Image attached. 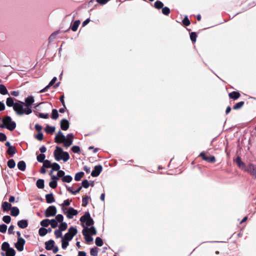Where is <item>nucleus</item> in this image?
Here are the masks:
<instances>
[{
  "mask_svg": "<svg viewBox=\"0 0 256 256\" xmlns=\"http://www.w3.org/2000/svg\"><path fill=\"white\" fill-rule=\"evenodd\" d=\"M6 104L9 107L12 106L16 114L19 116H22L24 114H29L32 112V109L30 108H24L22 104H20V103H14L13 99L10 97L6 99Z\"/></svg>",
  "mask_w": 256,
  "mask_h": 256,
  "instance_id": "nucleus-1",
  "label": "nucleus"
},
{
  "mask_svg": "<svg viewBox=\"0 0 256 256\" xmlns=\"http://www.w3.org/2000/svg\"><path fill=\"white\" fill-rule=\"evenodd\" d=\"M74 136L72 134H69L64 136L61 131H59L56 136L55 142L56 143H64L66 148L69 147L72 144Z\"/></svg>",
  "mask_w": 256,
  "mask_h": 256,
  "instance_id": "nucleus-2",
  "label": "nucleus"
},
{
  "mask_svg": "<svg viewBox=\"0 0 256 256\" xmlns=\"http://www.w3.org/2000/svg\"><path fill=\"white\" fill-rule=\"evenodd\" d=\"M54 156L56 160L58 161L62 160L64 162H67L70 158L68 153L64 152L62 149L58 146L56 147V150L54 152Z\"/></svg>",
  "mask_w": 256,
  "mask_h": 256,
  "instance_id": "nucleus-3",
  "label": "nucleus"
},
{
  "mask_svg": "<svg viewBox=\"0 0 256 256\" xmlns=\"http://www.w3.org/2000/svg\"><path fill=\"white\" fill-rule=\"evenodd\" d=\"M1 128H6L10 130H13L16 127V124L12 121V118L9 116L4 117L2 120V124L0 125Z\"/></svg>",
  "mask_w": 256,
  "mask_h": 256,
  "instance_id": "nucleus-4",
  "label": "nucleus"
},
{
  "mask_svg": "<svg viewBox=\"0 0 256 256\" xmlns=\"http://www.w3.org/2000/svg\"><path fill=\"white\" fill-rule=\"evenodd\" d=\"M80 221L82 224L86 222L85 226L86 227L92 226L94 223V221L91 218L90 214L88 212H86L80 218Z\"/></svg>",
  "mask_w": 256,
  "mask_h": 256,
  "instance_id": "nucleus-5",
  "label": "nucleus"
},
{
  "mask_svg": "<svg viewBox=\"0 0 256 256\" xmlns=\"http://www.w3.org/2000/svg\"><path fill=\"white\" fill-rule=\"evenodd\" d=\"M76 228L74 227H70L69 228L68 232L64 234L62 238L68 241H70L72 239L73 237L76 234Z\"/></svg>",
  "mask_w": 256,
  "mask_h": 256,
  "instance_id": "nucleus-6",
  "label": "nucleus"
},
{
  "mask_svg": "<svg viewBox=\"0 0 256 256\" xmlns=\"http://www.w3.org/2000/svg\"><path fill=\"white\" fill-rule=\"evenodd\" d=\"M62 210L67 218L70 219L72 218L74 216H76L78 214V212L72 208H63Z\"/></svg>",
  "mask_w": 256,
  "mask_h": 256,
  "instance_id": "nucleus-7",
  "label": "nucleus"
},
{
  "mask_svg": "<svg viewBox=\"0 0 256 256\" xmlns=\"http://www.w3.org/2000/svg\"><path fill=\"white\" fill-rule=\"evenodd\" d=\"M57 210L55 206H50L46 210L45 216L46 217L54 216L56 214Z\"/></svg>",
  "mask_w": 256,
  "mask_h": 256,
  "instance_id": "nucleus-8",
  "label": "nucleus"
},
{
  "mask_svg": "<svg viewBox=\"0 0 256 256\" xmlns=\"http://www.w3.org/2000/svg\"><path fill=\"white\" fill-rule=\"evenodd\" d=\"M25 240L22 238H18L17 242L15 244V247L18 250L21 252L24 250Z\"/></svg>",
  "mask_w": 256,
  "mask_h": 256,
  "instance_id": "nucleus-9",
  "label": "nucleus"
},
{
  "mask_svg": "<svg viewBox=\"0 0 256 256\" xmlns=\"http://www.w3.org/2000/svg\"><path fill=\"white\" fill-rule=\"evenodd\" d=\"M34 102V98L32 96H30L26 98L25 103L20 102V104H22L24 108H28L31 109L30 106L33 104Z\"/></svg>",
  "mask_w": 256,
  "mask_h": 256,
  "instance_id": "nucleus-10",
  "label": "nucleus"
},
{
  "mask_svg": "<svg viewBox=\"0 0 256 256\" xmlns=\"http://www.w3.org/2000/svg\"><path fill=\"white\" fill-rule=\"evenodd\" d=\"M82 227L84 229L82 231H85L88 234L96 235V230L94 226H92L90 228L86 227L84 224H82Z\"/></svg>",
  "mask_w": 256,
  "mask_h": 256,
  "instance_id": "nucleus-11",
  "label": "nucleus"
},
{
  "mask_svg": "<svg viewBox=\"0 0 256 256\" xmlns=\"http://www.w3.org/2000/svg\"><path fill=\"white\" fill-rule=\"evenodd\" d=\"M200 156L202 157V159L208 162H214L216 159L214 156H206V154L204 152H202L200 154Z\"/></svg>",
  "mask_w": 256,
  "mask_h": 256,
  "instance_id": "nucleus-12",
  "label": "nucleus"
},
{
  "mask_svg": "<svg viewBox=\"0 0 256 256\" xmlns=\"http://www.w3.org/2000/svg\"><path fill=\"white\" fill-rule=\"evenodd\" d=\"M246 170L253 177L256 178V166L250 164L247 167Z\"/></svg>",
  "mask_w": 256,
  "mask_h": 256,
  "instance_id": "nucleus-13",
  "label": "nucleus"
},
{
  "mask_svg": "<svg viewBox=\"0 0 256 256\" xmlns=\"http://www.w3.org/2000/svg\"><path fill=\"white\" fill-rule=\"evenodd\" d=\"M102 168L100 165H98L94 166V169L91 173V175L93 177L98 176L102 170Z\"/></svg>",
  "mask_w": 256,
  "mask_h": 256,
  "instance_id": "nucleus-14",
  "label": "nucleus"
},
{
  "mask_svg": "<svg viewBox=\"0 0 256 256\" xmlns=\"http://www.w3.org/2000/svg\"><path fill=\"white\" fill-rule=\"evenodd\" d=\"M69 126H70V123L67 120L64 118L61 120L60 127L62 130H67L69 128Z\"/></svg>",
  "mask_w": 256,
  "mask_h": 256,
  "instance_id": "nucleus-15",
  "label": "nucleus"
},
{
  "mask_svg": "<svg viewBox=\"0 0 256 256\" xmlns=\"http://www.w3.org/2000/svg\"><path fill=\"white\" fill-rule=\"evenodd\" d=\"M56 79L57 78L56 77H54L51 80V81L49 82L48 84L44 88L41 90L40 91V92L42 93L47 91L48 89L56 82Z\"/></svg>",
  "mask_w": 256,
  "mask_h": 256,
  "instance_id": "nucleus-16",
  "label": "nucleus"
},
{
  "mask_svg": "<svg viewBox=\"0 0 256 256\" xmlns=\"http://www.w3.org/2000/svg\"><path fill=\"white\" fill-rule=\"evenodd\" d=\"M46 249L48 250H52L54 245V240H50L45 242Z\"/></svg>",
  "mask_w": 256,
  "mask_h": 256,
  "instance_id": "nucleus-17",
  "label": "nucleus"
},
{
  "mask_svg": "<svg viewBox=\"0 0 256 256\" xmlns=\"http://www.w3.org/2000/svg\"><path fill=\"white\" fill-rule=\"evenodd\" d=\"M18 226L21 228H25L28 226V222L26 220H22L18 222Z\"/></svg>",
  "mask_w": 256,
  "mask_h": 256,
  "instance_id": "nucleus-18",
  "label": "nucleus"
},
{
  "mask_svg": "<svg viewBox=\"0 0 256 256\" xmlns=\"http://www.w3.org/2000/svg\"><path fill=\"white\" fill-rule=\"evenodd\" d=\"M82 233L84 236V239L86 242L90 243L93 241V238L90 234H87L85 231H82Z\"/></svg>",
  "mask_w": 256,
  "mask_h": 256,
  "instance_id": "nucleus-19",
  "label": "nucleus"
},
{
  "mask_svg": "<svg viewBox=\"0 0 256 256\" xmlns=\"http://www.w3.org/2000/svg\"><path fill=\"white\" fill-rule=\"evenodd\" d=\"M46 202L48 204H50L54 202V198L52 194H46Z\"/></svg>",
  "mask_w": 256,
  "mask_h": 256,
  "instance_id": "nucleus-20",
  "label": "nucleus"
},
{
  "mask_svg": "<svg viewBox=\"0 0 256 256\" xmlns=\"http://www.w3.org/2000/svg\"><path fill=\"white\" fill-rule=\"evenodd\" d=\"M228 96L230 98L237 100L240 96V94L238 92H232L230 93Z\"/></svg>",
  "mask_w": 256,
  "mask_h": 256,
  "instance_id": "nucleus-21",
  "label": "nucleus"
},
{
  "mask_svg": "<svg viewBox=\"0 0 256 256\" xmlns=\"http://www.w3.org/2000/svg\"><path fill=\"white\" fill-rule=\"evenodd\" d=\"M18 168L24 171L26 168V164L24 161H20L18 164Z\"/></svg>",
  "mask_w": 256,
  "mask_h": 256,
  "instance_id": "nucleus-22",
  "label": "nucleus"
},
{
  "mask_svg": "<svg viewBox=\"0 0 256 256\" xmlns=\"http://www.w3.org/2000/svg\"><path fill=\"white\" fill-rule=\"evenodd\" d=\"M11 215L14 216H16L19 214L20 210L17 207H12L11 208Z\"/></svg>",
  "mask_w": 256,
  "mask_h": 256,
  "instance_id": "nucleus-23",
  "label": "nucleus"
},
{
  "mask_svg": "<svg viewBox=\"0 0 256 256\" xmlns=\"http://www.w3.org/2000/svg\"><path fill=\"white\" fill-rule=\"evenodd\" d=\"M80 23V20H76L74 22V23L73 24L72 26V30L73 32H76L78 30V28Z\"/></svg>",
  "mask_w": 256,
  "mask_h": 256,
  "instance_id": "nucleus-24",
  "label": "nucleus"
},
{
  "mask_svg": "<svg viewBox=\"0 0 256 256\" xmlns=\"http://www.w3.org/2000/svg\"><path fill=\"white\" fill-rule=\"evenodd\" d=\"M0 94L2 95L8 94L6 87L4 84H0Z\"/></svg>",
  "mask_w": 256,
  "mask_h": 256,
  "instance_id": "nucleus-25",
  "label": "nucleus"
},
{
  "mask_svg": "<svg viewBox=\"0 0 256 256\" xmlns=\"http://www.w3.org/2000/svg\"><path fill=\"white\" fill-rule=\"evenodd\" d=\"M72 180V178L70 175L64 176L62 178V180L64 182L69 183L71 182Z\"/></svg>",
  "mask_w": 256,
  "mask_h": 256,
  "instance_id": "nucleus-26",
  "label": "nucleus"
},
{
  "mask_svg": "<svg viewBox=\"0 0 256 256\" xmlns=\"http://www.w3.org/2000/svg\"><path fill=\"white\" fill-rule=\"evenodd\" d=\"M11 204L6 202H4L2 204V208H3L4 211H6L9 210L11 208Z\"/></svg>",
  "mask_w": 256,
  "mask_h": 256,
  "instance_id": "nucleus-27",
  "label": "nucleus"
},
{
  "mask_svg": "<svg viewBox=\"0 0 256 256\" xmlns=\"http://www.w3.org/2000/svg\"><path fill=\"white\" fill-rule=\"evenodd\" d=\"M6 256H14L16 254V252L12 248L6 250Z\"/></svg>",
  "mask_w": 256,
  "mask_h": 256,
  "instance_id": "nucleus-28",
  "label": "nucleus"
},
{
  "mask_svg": "<svg viewBox=\"0 0 256 256\" xmlns=\"http://www.w3.org/2000/svg\"><path fill=\"white\" fill-rule=\"evenodd\" d=\"M40 236H44L48 233V230L45 228H41L38 230Z\"/></svg>",
  "mask_w": 256,
  "mask_h": 256,
  "instance_id": "nucleus-29",
  "label": "nucleus"
},
{
  "mask_svg": "<svg viewBox=\"0 0 256 256\" xmlns=\"http://www.w3.org/2000/svg\"><path fill=\"white\" fill-rule=\"evenodd\" d=\"M236 162L237 163L238 166L242 168L243 169L244 168V164L241 160V159L240 157L238 156L236 160Z\"/></svg>",
  "mask_w": 256,
  "mask_h": 256,
  "instance_id": "nucleus-30",
  "label": "nucleus"
},
{
  "mask_svg": "<svg viewBox=\"0 0 256 256\" xmlns=\"http://www.w3.org/2000/svg\"><path fill=\"white\" fill-rule=\"evenodd\" d=\"M84 176V172H78L75 175L74 180L76 181H79Z\"/></svg>",
  "mask_w": 256,
  "mask_h": 256,
  "instance_id": "nucleus-31",
  "label": "nucleus"
},
{
  "mask_svg": "<svg viewBox=\"0 0 256 256\" xmlns=\"http://www.w3.org/2000/svg\"><path fill=\"white\" fill-rule=\"evenodd\" d=\"M8 154L12 156L16 153V148L14 146L8 148L7 150Z\"/></svg>",
  "mask_w": 256,
  "mask_h": 256,
  "instance_id": "nucleus-32",
  "label": "nucleus"
},
{
  "mask_svg": "<svg viewBox=\"0 0 256 256\" xmlns=\"http://www.w3.org/2000/svg\"><path fill=\"white\" fill-rule=\"evenodd\" d=\"M56 128L54 126H47L45 130L47 133H52L55 131Z\"/></svg>",
  "mask_w": 256,
  "mask_h": 256,
  "instance_id": "nucleus-33",
  "label": "nucleus"
},
{
  "mask_svg": "<svg viewBox=\"0 0 256 256\" xmlns=\"http://www.w3.org/2000/svg\"><path fill=\"white\" fill-rule=\"evenodd\" d=\"M36 186L40 188H44V180L42 179H39L36 182Z\"/></svg>",
  "mask_w": 256,
  "mask_h": 256,
  "instance_id": "nucleus-34",
  "label": "nucleus"
},
{
  "mask_svg": "<svg viewBox=\"0 0 256 256\" xmlns=\"http://www.w3.org/2000/svg\"><path fill=\"white\" fill-rule=\"evenodd\" d=\"M58 110L56 109H54L52 110V118L53 120H56L58 117Z\"/></svg>",
  "mask_w": 256,
  "mask_h": 256,
  "instance_id": "nucleus-35",
  "label": "nucleus"
},
{
  "mask_svg": "<svg viewBox=\"0 0 256 256\" xmlns=\"http://www.w3.org/2000/svg\"><path fill=\"white\" fill-rule=\"evenodd\" d=\"M8 166L10 168H14L16 166V162H15L14 160L13 159L10 160L8 162Z\"/></svg>",
  "mask_w": 256,
  "mask_h": 256,
  "instance_id": "nucleus-36",
  "label": "nucleus"
},
{
  "mask_svg": "<svg viewBox=\"0 0 256 256\" xmlns=\"http://www.w3.org/2000/svg\"><path fill=\"white\" fill-rule=\"evenodd\" d=\"M163 3L159 0H157L154 2V6L158 9H160L163 8Z\"/></svg>",
  "mask_w": 256,
  "mask_h": 256,
  "instance_id": "nucleus-37",
  "label": "nucleus"
},
{
  "mask_svg": "<svg viewBox=\"0 0 256 256\" xmlns=\"http://www.w3.org/2000/svg\"><path fill=\"white\" fill-rule=\"evenodd\" d=\"M50 224V220L48 219H45L41 221L40 225L44 227L48 226Z\"/></svg>",
  "mask_w": 256,
  "mask_h": 256,
  "instance_id": "nucleus-38",
  "label": "nucleus"
},
{
  "mask_svg": "<svg viewBox=\"0 0 256 256\" xmlns=\"http://www.w3.org/2000/svg\"><path fill=\"white\" fill-rule=\"evenodd\" d=\"M95 243L97 246H101L103 244V241L101 238L98 237L96 238Z\"/></svg>",
  "mask_w": 256,
  "mask_h": 256,
  "instance_id": "nucleus-39",
  "label": "nucleus"
},
{
  "mask_svg": "<svg viewBox=\"0 0 256 256\" xmlns=\"http://www.w3.org/2000/svg\"><path fill=\"white\" fill-rule=\"evenodd\" d=\"M10 248V245L8 242H4L2 246V249L4 251H6Z\"/></svg>",
  "mask_w": 256,
  "mask_h": 256,
  "instance_id": "nucleus-40",
  "label": "nucleus"
},
{
  "mask_svg": "<svg viewBox=\"0 0 256 256\" xmlns=\"http://www.w3.org/2000/svg\"><path fill=\"white\" fill-rule=\"evenodd\" d=\"M45 155L43 154H41L37 156V160L40 162H43L45 160Z\"/></svg>",
  "mask_w": 256,
  "mask_h": 256,
  "instance_id": "nucleus-41",
  "label": "nucleus"
},
{
  "mask_svg": "<svg viewBox=\"0 0 256 256\" xmlns=\"http://www.w3.org/2000/svg\"><path fill=\"white\" fill-rule=\"evenodd\" d=\"M68 240L62 239V249L65 250L68 246Z\"/></svg>",
  "mask_w": 256,
  "mask_h": 256,
  "instance_id": "nucleus-42",
  "label": "nucleus"
},
{
  "mask_svg": "<svg viewBox=\"0 0 256 256\" xmlns=\"http://www.w3.org/2000/svg\"><path fill=\"white\" fill-rule=\"evenodd\" d=\"M52 170H57L58 171L60 169V166L57 163H53L52 164L51 166Z\"/></svg>",
  "mask_w": 256,
  "mask_h": 256,
  "instance_id": "nucleus-43",
  "label": "nucleus"
},
{
  "mask_svg": "<svg viewBox=\"0 0 256 256\" xmlns=\"http://www.w3.org/2000/svg\"><path fill=\"white\" fill-rule=\"evenodd\" d=\"M90 253V254L92 256H97L98 253V248H91Z\"/></svg>",
  "mask_w": 256,
  "mask_h": 256,
  "instance_id": "nucleus-44",
  "label": "nucleus"
},
{
  "mask_svg": "<svg viewBox=\"0 0 256 256\" xmlns=\"http://www.w3.org/2000/svg\"><path fill=\"white\" fill-rule=\"evenodd\" d=\"M67 228V224L66 222H62L59 226V230L61 231L65 230Z\"/></svg>",
  "mask_w": 256,
  "mask_h": 256,
  "instance_id": "nucleus-45",
  "label": "nucleus"
},
{
  "mask_svg": "<svg viewBox=\"0 0 256 256\" xmlns=\"http://www.w3.org/2000/svg\"><path fill=\"white\" fill-rule=\"evenodd\" d=\"M244 104V102H238L234 106V109L238 110V109L241 108L243 106Z\"/></svg>",
  "mask_w": 256,
  "mask_h": 256,
  "instance_id": "nucleus-46",
  "label": "nucleus"
},
{
  "mask_svg": "<svg viewBox=\"0 0 256 256\" xmlns=\"http://www.w3.org/2000/svg\"><path fill=\"white\" fill-rule=\"evenodd\" d=\"M43 166L46 168H51L52 164L48 160H45L43 162Z\"/></svg>",
  "mask_w": 256,
  "mask_h": 256,
  "instance_id": "nucleus-47",
  "label": "nucleus"
},
{
  "mask_svg": "<svg viewBox=\"0 0 256 256\" xmlns=\"http://www.w3.org/2000/svg\"><path fill=\"white\" fill-rule=\"evenodd\" d=\"M162 12L164 14L168 16L170 13V10L168 7L162 8Z\"/></svg>",
  "mask_w": 256,
  "mask_h": 256,
  "instance_id": "nucleus-48",
  "label": "nucleus"
},
{
  "mask_svg": "<svg viewBox=\"0 0 256 256\" xmlns=\"http://www.w3.org/2000/svg\"><path fill=\"white\" fill-rule=\"evenodd\" d=\"M50 224L52 228H55L58 226V222L54 219L51 220Z\"/></svg>",
  "mask_w": 256,
  "mask_h": 256,
  "instance_id": "nucleus-49",
  "label": "nucleus"
},
{
  "mask_svg": "<svg viewBox=\"0 0 256 256\" xmlns=\"http://www.w3.org/2000/svg\"><path fill=\"white\" fill-rule=\"evenodd\" d=\"M7 230V226L6 224H2L0 225V232L5 233Z\"/></svg>",
  "mask_w": 256,
  "mask_h": 256,
  "instance_id": "nucleus-50",
  "label": "nucleus"
},
{
  "mask_svg": "<svg viewBox=\"0 0 256 256\" xmlns=\"http://www.w3.org/2000/svg\"><path fill=\"white\" fill-rule=\"evenodd\" d=\"M2 220L6 224H9L11 220V218L9 216H5L2 218Z\"/></svg>",
  "mask_w": 256,
  "mask_h": 256,
  "instance_id": "nucleus-51",
  "label": "nucleus"
},
{
  "mask_svg": "<svg viewBox=\"0 0 256 256\" xmlns=\"http://www.w3.org/2000/svg\"><path fill=\"white\" fill-rule=\"evenodd\" d=\"M62 231L59 230H57L54 232V234L56 238H62Z\"/></svg>",
  "mask_w": 256,
  "mask_h": 256,
  "instance_id": "nucleus-52",
  "label": "nucleus"
},
{
  "mask_svg": "<svg viewBox=\"0 0 256 256\" xmlns=\"http://www.w3.org/2000/svg\"><path fill=\"white\" fill-rule=\"evenodd\" d=\"M49 186L52 188H55L57 186V182L56 180H52L50 182Z\"/></svg>",
  "mask_w": 256,
  "mask_h": 256,
  "instance_id": "nucleus-53",
  "label": "nucleus"
},
{
  "mask_svg": "<svg viewBox=\"0 0 256 256\" xmlns=\"http://www.w3.org/2000/svg\"><path fill=\"white\" fill-rule=\"evenodd\" d=\"M88 197L87 196H84V198H82V205L83 206H86L88 202Z\"/></svg>",
  "mask_w": 256,
  "mask_h": 256,
  "instance_id": "nucleus-54",
  "label": "nucleus"
},
{
  "mask_svg": "<svg viewBox=\"0 0 256 256\" xmlns=\"http://www.w3.org/2000/svg\"><path fill=\"white\" fill-rule=\"evenodd\" d=\"M182 23L184 25H185L186 26L190 25V22L187 16H186L184 17V20H182Z\"/></svg>",
  "mask_w": 256,
  "mask_h": 256,
  "instance_id": "nucleus-55",
  "label": "nucleus"
},
{
  "mask_svg": "<svg viewBox=\"0 0 256 256\" xmlns=\"http://www.w3.org/2000/svg\"><path fill=\"white\" fill-rule=\"evenodd\" d=\"M82 186L84 188H88L89 186V182L88 180H84L82 182Z\"/></svg>",
  "mask_w": 256,
  "mask_h": 256,
  "instance_id": "nucleus-56",
  "label": "nucleus"
},
{
  "mask_svg": "<svg viewBox=\"0 0 256 256\" xmlns=\"http://www.w3.org/2000/svg\"><path fill=\"white\" fill-rule=\"evenodd\" d=\"M72 150L74 153H78L80 151V148L78 146H74L72 148Z\"/></svg>",
  "mask_w": 256,
  "mask_h": 256,
  "instance_id": "nucleus-57",
  "label": "nucleus"
},
{
  "mask_svg": "<svg viewBox=\"0 0 256 256\" xmlns=\"http://www.w3.org/2000/svg\"><path fill=\"white\" fill-rule=\"evenodd\" d=\"M64 220V216L62 214H58L56 216V220L57 221V222H62Z\"/></svg>",
  "mask_w": 256,
  "mask_h": 256,
  "instance_id": "nucleus-58",
  "label": "nucleus"
},
{
  "mask_svg": "<svg viewBox=\"0 0 256 256\" xmlns=\"http://www.w3.org/2000/svg\"><path fill=\"white\" fill-rule=\"evenodd\" d=\"M196 36H196V34L194 32H192L190 34V40L192 42H196Z\"/></svg>",
  "mask_w": 256,
  "mask_h": 256,
  "instance_id": "nucleus-59",
  "label": "nucleus"
},
{
  "mask_svg": "<svg viewBox=\"0 0 256 256\" xmlns=\"http://www.w3.org/2000/svg\"><path fill=\"white\" fill-rule=\"evenodd\" d=\"M64 174H65V173L63 170H58V171L57 174H58V176L59 178H62L64 176Z\"/></svg>",
  "mask_w": 256,
  "mask_h": 256,
  "instance_id": "nucleus-60",
  "label": "nucleus"
},
{
  "mask_svg": "<svg viewBox=\"0 0 256 256\" xmlns=\"http://www.w3.org/2000/svg\"><path fill=\"white\" fill-rule=\"evenodd\" d=\"M70 204V201L68 200H66L64 201L63 204H62V206L63 208H64V206H68Z\"/></svg>",
  "mask_w": 256,
  "mask_h": 256,
  "instance_id": "nucleus-61",
  "label": "nucleus"
},
{
  "mask_svg": "<svg viewBox=\"0 0 256 256\" xmlns=\"http://www.w3.org/2000/svg\"><path fill=\"white\" fill-rule=\"evenodd\" d=\"M39 117L42 118H48V114L40 113L38 115Z\"/></svg>",
  "mask_w": 256,
  "mask_h": 256,
  "instance_id": "nucleus-62",
  "label": "nucleus"
},
{
  "mask_svg": "<svg viewBox=\"0 0 256 256\" xmlns=\"http://www.w3.org/2000/svg\"><path fill=\"white\" fill-rule=\"evenodd\" d=\"M14 226L13 225H11L8 230V232L9 234H14Z\"/></svg>",
  "mask_w": 256,
  "mask_h": 256,
  "instance_id": "nucleus-63",
  "label": "nucleus"
},
{
  "mask_svg": "<svg viewBox=\"0 0 256 256\" xmlns=\"http://www.w3.org/2000/svg\"><path fill=\"white\" fill-rule=\"evenodd\" d=\"M6 139V136L3 133H0V141L3 142Z\"/></svg>",
  "mask_w": 256,
  "mask_h": 256,
  "instance_id": "nucleus-64",
  "label": "nucleus"
}]
</instances>
